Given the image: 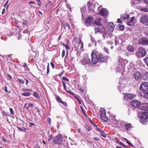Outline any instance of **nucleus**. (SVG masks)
I'll return each instance as SVG.
<instances>
[{
  "mask_svg": "<svg viewBox=\"0 0 148 148\" xmlns=\"http://www.w3.org/2000/svg\"><path fill=\"white\" fill-rule=\"evenodd\" d=\"M73 42H75V47L76 50H82L83 48V43L81 42V39L75 37L73 40Z\"/></svg>",
  "mask_w": 148,
  "mask_h": 148,
  "instance_id": "1",
  "label": "nucleus"
},
{
  "mask_svg": "<svg viewBox=\"0 0 148 148\" xmlns=\"http://www.w3.org/2000/svg\"><path fill=\"white\" fill-rule=\"evenodd\" d=\"M138 117L140 119V121L142 123L148 121V112H144L139 113Z\"/></svg>",
  "mask_w": 148,
  "mask_h": 148,
  "instance_id": "2",
  "label": "nucleus"
},
{
  "mask_svg": "<svg viewBox=\"0 0 148 148\" xmlns=\"http://www.w3.org/2000/svg\"><path fill=\"white\" fill-rule=\"evenodd\" d=\"M147 54V52L143 48H139L136 53V56L138 58H141L145 56Z\"/></svg>",
  "mask_w": 148,
  "mask_h": 148,
  "instance_id": "3",
  "label": "nucleus"
},
{
  "mask_svg": "<svg viewBox=\"0 0 148 148\" xmlns=\"http://www.w3.org/2000/svg\"><path fill=\"white\" fill-rule=\"evenodd\" d=\"M135 79L138 82H140L143 77L142 73L139 71H136L133 74Z\"/></svg>",
  "mask_w": 148,
  "mask_h": 148,
  "instance_id": "4",
  "label": "nucleus"
},
{
  "mask_svg": "<svg viewBox=\"0 0 148 148\" xmlns=\"http://www.w3.org/2000/svg\"><path fill=\"white\" fill-rule=\"evenodd\" d=\"M62 135L58 134L53 138V141L56 144H60L62 143Z\"/></svg>",
  "mask_w": 148,
  "mask_h": 148,
  "instance_id": "5",
  "label": "nucleus"
},
{
  "mask_svg": "<svg viewBox=\"0 0 148 148\" xmlns=\"http://www.w3.org/2000/svg\"><path fill=\"white\" fill-rule=\"evenodd\" d=\"M99 114H100L102 120L107 121L108 119L106 116V111L103 108H101L100 110Z\"/></svg>",
  "mask_w": 148,
  "mask_h": 148,
  "instance_id": "6",
  "label": "nucleus"
},
{
  "mask_svg": "<svg viewBox=\"0 0 148 148\" xmlns=\"http://www.w3.org/2000/svg\"><path fill=\"white\" fill-rule=\"evenodd\" d=\"M140 22L148 26V15H142L140 19Z\"/></svg>",
  "mask_w": 148,
  "mask_h": 148,
  "instance_id": "7",
  "label": "nucleus"
},
{
  "mask_svg": "<svg viewBox=\"0 0 148 148\" xmlns=\"http://www.w3.org/2000/svg\"><path fill=\"white\" fill-rule=\"evenodd\" d=\"M140 89L142 91L146 92L148 90V83L146 82H142L140 87Z\"/></svg>",
  "mask_w": 148,
  "mask_h": 148,
  "instance_id": "8",
  "label": "nucleus"
},
{
  "mask_svg": "<svg viewBox=\"0 0 148 148\" xmlns=\"http://www.w3.org/2000/svg\"><path fill=\"white\" fill-rule=\"evenodd\" d=\"M93 18L92 17L89 16L86 20L85 24L87 26L89 27L93 24Z\"/></svg>",
  "mask_w": 148,
  "mask_h": 148,
  "instance_id": "9",
  "label": "nucleus"
},
{
  "mask_svg": "<svg viewBox=\"0 0 148 148\" xmlns=\"http://www.w3.org/2000/svg\"><path fill=\"white\" fill-rule=\"evenodd\" d=\"M82 64L84 65L86 67H88L91 64L90 59L88 57H86L83 59L82 62Z\"/></svg>",
  "mask_w": 148,
  "mask_h": 148,
  "instance_id": "10",
  "label": "nucleus"
},
{
  "mask_svg": "<svg viewBox=\"0 0 148 148\" xmlns=\"http://www.w3.org/2000/svg\"><path fill=\"white\" fill-rule=\"evenodd\" d=\"M108 58V56H104L101 54L98 55V61L100 62H106Z\"/></svg>",
  "mask_w": 148,
  "mask_h": 148,
  "instance_id": "11",
  "label": "nucleus"
},
{
  "mask_svg": "<svg viewBox=\"0 0 148 148\" xmlns=\"http://www.w3.org/2000/svg\"><path fill=\"white\" fill-rule=\"evenodd\" d=\"M136 96V95L133 94L126 93L125 94L124 97L126 100H128L135 98Z\"/></svg>",
  "mask_w": 148,
  "mask_h": 148,
  "instance_id": "12",
  "label": "nucleus"
},
{
  "mask_svg": "<svg viewBox=\"0 0 148 148\" xmlns=\"http://www.w3.org/2000/svg\"><path fill=\"white\" fill-rule=\"evenodd\" d=\"M138 42L139 44L142 45H148V38H144L140 39Z\"/></svg>",
  "mask_w": 148,
  "mask_h": 148,
  "instance_id": "13",
  "label": "nucleus"
},
{
  "mask_svg": "<svg viewBox=\"0 0 148 148\" xmlns=\"http://www.w3.org/2000/svg\"><path fill=\"white\" fill-rule=\"evenodd\" d=\"M92 60V63L93 64H95L98 61V55L97 56L95 54V53L92 52L91 53Z\"/></svg>",
  "mask_w": 148,
  "mask_h": 148,
  "instance_id": "14",
  "label": "nucleus"
},
{
  "mask_svg": "<svg viewBox=\"0 0 148 148\" xmlns=\"http://www.w3.org/2000/svg\"><path fill=\"white\" fill-rule=\"evenodd\" d=\"M100 32L103 34L104 39H105V37H106V35L108 33H107L105 28L103 26H100Z\"/></svg>",
  "mask_w": 148,
  "mask_h": 148,
  "instance_id": "15",
  "label": "nucleus"
},
{
  "mask_svg": "<svg viewBox=\"0 0 148 148\" xmlns=\"http://www.w3.org/2000/svg\"><path fill=\"white\" fill-rule=\"evenodd\" d=\"M136 20L135 17L133 16L130 18V19L127 21L126 23L127 25L130 26H133L135 23Z\"/></svg>",
  "mask_w": 148,
  "mask_h": 148,
  "instance_id": "16",
  "label": "nucleus"
},
{
  "mask_svg": "<svg viewBox=\"0 0 148 148\" xmlns=\"http://www.w3.org/2000/svg\"><path fill=\"white\" fill-rule=\"evenodd\" d=\"M115 25L112 22H110L108 23V32L111 33L113 31L114 29Z\"/></svg>",
  "mask_w": 148,
  "mask_h": 148,
  "instance_id": "17",
  "label": "nucleus"
},
{
  "mask_svg": "<svg viewBox=\"0 0 148 148\" xmlns=\"http://www.w3.org/2000/svg\"><path fill=\"white\" fill-rule=\"evenodd\" d=\"M139 108L142 110L148 111V103H144L140 104Z\"/></svg>",
  "mask_w": 148,
  "mask_h": 148,
  "instance_id": "18",
  "label": "nucleus"
},
{
  "mask_svg": "<svg viewBox=\"0 0 148 148\" xmlns=\"http://www.w3.org/2000/svg\"><path fill=\"white\" fill-rule=\"evenodd\" d=\"M99 12L102 16L104 17L107 16L108 14L107 10L105 8L101 9L99 10Z\"/></svg>",
  "mask_w": 148,
  "mask_h": 148,
  "instance_id": "19",
  "label": "nucleus"
},
{
  "mask_svg": "<svg viewBox=\"0 0 148 148\" xmlns=\"http://www.w3.org/2000/svg\"><path fill=\"white\" fill-rule=\"evenodd\" d=\"M24 92L21 94L22 95L25 97H29L30 95V93L29 92L32 91V90L29 89H25L23 90Z\"/></svg>",
  "mask_w": 148,
  "mask_h": 148,
  "instance_id": "20",
  "label": "nucleus"
},
{
  "mask_svg": "<svg viewBox=\"0 0 148 148\" xmlns=\"http://www.w3.org/2000/svg\"><path fill=\"white\" fill-rule=\"evenodd\" d=\"M131 105L134 108L139 107L140 103L136 100H132L131 102Z\"/></svg>",
  "mask_w": 148,
  "mask_h": 148,
  "instance_id": "21",
  "label": "nucleus"
},
{
  "mask_svg": "<svg viewBox=\"0 0 148 148\" xmlns=\"http://www.w3.org/2000/svg\"><path fill=\"white\" fill-rule=\"evenodd\" d=\"M145 92H141L140 93V95L143 98L148 99V91H147Z\"/></svg>",
  "mask_w": 148,
  "mask_h": 148,
  "instance_id": "22",
  "label": "nucleus"
},
{
  "mask_svg": "<svg viewBox=\"0 0 148 148\" xmlns=\"http://www.w3.org/2000/svg\"><path fill=\"white\" fill-rule=\"evenodd\" d=\"M95 24L97 25H101V19L100 18H97L95 19Z\"/></svg>",
  "mask_w": 148,
  "mask_h": 148,
  "instance_id": "23",
  "label": "nucleus"
},
{
  "mask_svg": "<svg viewBox=\"0 0 148 148\" xmlns=\"http://www.w3.org/2000/svg\"><path fill=\"white\" fill-rule=\"evenodd\" d=\"M122 69V66L121 64H119L116 68V70L119 72H121Z\"/></svg>",
  "mask_w": 148,
  "mask_h": 148,
  "instance_id": "24",
  "label": "nucleus"
},
{
  "mask_svg": "<svg viewBox=\"0 0 148 148\" xmlns=\"http://www.w3.org/2000/svg\"><path fill=\"white\" fill-rule=\"evenodd\" d=\"M63 27L64 29H69L70 28V26L69 24L66 22H65L64 23Z\"/></svg>",
  "mask_w": 148,
  "mask_h": 148,
  "instance_id": "25",
  "label": "nucleus"
},
{
  "mask_svg": "<svg viewBox=\"0 0 148 148\" xmlns=\"http://www.w3.org/2000/svg\"><path fill=\"white\" fill-rule=\"evenodd\" d=\"M126 129L127 130H129L130 129L132 128V126L131 124L128 123L125 124Z\"/></svg>",
  "mask_w": 148,
  "mask_h": 148,
  "instance_id": "26",
  "label": "nucleus"
},
{
  "mask_svg": "<svg viewBox=\"0 0 148 148\" xmlns=\"http://www.w3.org/2000/svg\"><path fill=\"white\" fill-rule=\"evenodd\" d=\"M62 82L63 84V87H64V89L69 94H71V91H70L69 90H67L66 86V84L65 82L64 81H62Z\"/></svg>",
  "mask_w": 148,
  "mask_h": 148,
  "instance_id": "27",
  "label": "nucleus"
},
{
  "mask_svg": "<svg viewBox=\"0 0 148 148\" xmlns=\"http://www.w3.org/2000/svg\"><path fill=\"white\" fill-rule=\"evenodd\" d=\"M129 15L127 14H124L121 16V18L123 20L127 19L129 18Z\"/></svg>",
  "mask_w": 148,
  "mask_h": 148,
  "instance_id": "28",
  "label": "nucleus"
},
{
  "mask_svg": "<svg viewBox=\"0 0 148 148\" xmlns=\"http://www.w3.org/2000/svg\"><path fill=\"white\" fill-rule=\"evenodd\" d=\"M127 49L129 51L132 52L134 51L133 47L131 45H129L127 47Z\"/></svg>",
  "mask_w": 148,
  "mask_h": 148,
  "instance_id": "29",
  "label": "nucleus"
},
{
  "mask_svg": "<svg viewBox=\"0 0 148 148\" xmlns=\"http://www.w3.org/2000/svg\"><path fill=\"white\" fill-rule=\"evenodd\" d=\"M119 40H120V39L116 37L114 39L115 41V45H117L119 43Z\"/></svg>",
  "mask_w": 148,
  "mask_h": 148,
  "instance_id": "30",
  "label": "nucleus"
},
{
  "mask_svg": "<svg viewBox=\"0 0 148 148\" xmlns=\"http://www.w3.org/2000/svg\"><path fill=\"white\" fill-rule=\"evenodd\" d=\"M140 11H143L145 12H148V9L144 7L143 8L140 9Z\"/></svg>",
  "mask_w": 148,
  "mask_h": 148,
  "instance_id": "31",
  "label": "nucleus"
},
{
  "mask_svg": "<svg viewBox=\"0 0 148 148\" xmlns=\"http://www.w3.org/2000/svg\"><path fill=\"white\" fill-rule=\"evenodd\" d=\"M34 95L35 97L37 99L39 98V97L38 93H37L36 92H34Z\"/></svg>",
  "mask_w": 148,
  "mask_h": 148,
  "instance_id": "32",
  "label": "nucleus"
},
{
  "mask_svg": "<svg viewBox=\"0 0 148 148\" xmlns=\"http://www.w3.org/2000/svg\"><path fill=\"white\" fill-rule=\"evenodd\" d=\"M17 128H18V130H19V131H21V132H25V130L26 129L25 128L23 127V128L24 130H23L19 127H17Z\"/></svg>",
  "mask_w": 148,
  "mask_h": 148,
  "instance_id": "33",
  "label": "nucleus"
},
{
  "mask_svg": "<svg viewBox=\"0 0 148 148\" xmlns=\"http://www.w3.org/2000/svg\"><path fill=\"white\" fill-rule=\"evenodd\" d=\"M86 8L85 6L82 7L81 9V12H82V15H83V14L84 11L86 10Z\"/></svg>",
  "mask_w": 148,
  "mask_h": 148,
  "instance_id": "34",
  "label": "nucleus"
},
{
  "mask_svg": "<svg viewBox=\"0 0 148 148\" xmlns=\"http://www.w3.org/2000/svg\"><path fill=\"white\" fill-rule=\"evenodd\" d=\"M95 33L99 32L100 30V26L99 27L97 28H95Z\"/></svg>",
  "mask_w": 148,
  "mask_h": 148,
  "instance_id": "35",
  "label": "nucleus"
},
{
  "mask_svg": "<svg viewBox=\"0 0 148 148\" xmlns=\"http://www.w3.org/2000/svg\"><path fill=\"white\" fill-rule=\"evenodd\" d=\"M56 100L57 101L60 103L62 102V101L61 99L58 96H57L56 97Z\"/></svg>",
  "mask_w": 148,
  "mask_h": 148,
  "instance_id": "36",
  "label": "nucleus"
},
{
  "mask_svg": "<svg viewBox=\"0 0 148 148\" xmlns=\"http://www.w3.org/2000/svg\"><path fill=\"white\" fill-rule=\"evenodd\" d=\"M143 60L145 63L146 65L148 66V57H146L144 58Z\"/></svg>",
  "mask_w": 148,
  "mask_h": 148,
  "instance_id": "37",
  "label": "nucleus"
},
{
  "mask_svg": "<svg viewBox=\"0 0 148 148\" xmlns=\"http://www.w3.org/2000/svg\"><path fill=\"white\" fill-rule=\"evenodd\" d=\"M17 80L18 82L20 83H22V84H23L25 83L23 80L22 79H20L19 78H18Z\"/></svg>",
  "mask_w": 148,
  "mask_h": 148,
  "instance_id": "38",
  "label": "nucleus"
},
{
  "mask_svg": "<svg viewBox=\"0 0 148 148\" xmlns=\"http://www.w3.org/2000/svg\"><path fill=\"white\" fill-rule=\"evenodd\" d=\"M120 30L123 31L124 28V26L123 25H119Z\"/></svg>",
  "mask_w": 148,
  "mask_h": 148,
  "instance_id": "39",
  "label": "nucleus"
},
{
  "mask_svg": "<svg viewBox=\"0 0 148 148\" xmlns=\"http://www.w3.org/2000/svg\"><path fill=\"white\" fill-rule=\"evenodd\" d=\"M123 60V59L122 58H121L120 57H119L118 61L120 63V64H121Z\"/></svg>",
  "mask_w": 148,
  "mask_h": 148,
  "instance_id": "40",
  "label": "nucleus"
},
{
  "mask_svg": "<svg viewBox=\"0 0 148 148\" xmlns=\"http://www.w3.org/2000/svg\"><path fill=\"white\" fill-rule=\"evenodd\" d=\"M49 5L50 6H52L53 5V3L51 1H48L46 5L45 6L46 7Z\"/></svg>",
  "mask_w": 148,
  "mask_h": 148,
  "instance_id": "41",
  "label": "nucleus"
},
{
  "mask_svg": "<svg viewBox=\"0 0 148 148\" xmlns=\"http://www.w3.org/2000/svg\"><path fill=\"white\" fill-rule=\"evenodd\" d=\"M96 130L99 132H101V133H103V130L100 129L99 128L97 127L96 128Z\"/></svg>",
  "mask_w": 148,
  "mask_h": 148,
  "instance_id": "42",
  "label": "nucleus"
},
{
  "mask_svg": "<svg viewBox=\"0 0 148 148\" xmlns=\"http://www.w3.org/2000/svg\"><path fill=\"white\" fill-rule=\"evenodd\" d=\"M62 45L64 46L66 49L67 50L68 49H69V45H66V44H63V43H62Z\"/></svg>",
  "mask_w": 148,
  "mask_h": 148,
  "instance_id": "43",
  "label": "nucleus"
},
{
  "mask_svg": "<svg viewBox=\"0 0 148 148\" xmlns=\"http://www.w3.org/2000/svg\"><path fill=\"white\" fill-rule=\"evenodd\" d=\"M49 63H48V65L47 66V75L49 73Z\"/></svg>",
  "mask_w": 148,
  "mask_h": 148,
  "instance_id": "44",
  "label": "nucleus"
},
{
  "mask_svg": "<svg viewBox=\"0 0 148 148\" xmlns=\"http://www.w3.org/2000/svg\"><path fill=\"white\" fill-rule=\"evenodd\" d=\"M62 79L66 82H68L69 81V79L66 77L63 76L62 77Z\"/></svg>",
  "mask_w": 148,
  "mask_h": 148,
  "instance_id": "45",
  "label": "nucleus"
},
{
  "mask_svg": "<svg viewBox=\"0 0 148 148\" xmlns=\"http://www.w3.org/2000/svg\"><path fill=\"white\" fill-rule=\"evenodd\" d=\"M53 136L52 135H50L49 136V138L48 139V141H50L53 138Z\"/></svg>",
  "mask_w": 148,
  "mask_h": 148,
  "instance_id": "46",
  "label": "nucleus"
},
{
  "mask_svg": "<svg viewBox=\"0 0 148 148\" xmlns=\"http://www.w3.org/2000/svg\"><path fill=\"white\" fill-rule=\"evenodd\" d=\"M10 111L11 113L12 114H13V115L14 114V111L13 109L11 108H10Z\"/></svg>",
  "mask_w": 148,
  "mask_h": 148,
  "instance_id": "47",
  "label": "nucleus"
},
{
  "mask_svg": "<svg viewBox=\"0 0 148 148\" xmlns=\"http://www.w3.org/2000/svg\"><path fill=\"white\" fill-rule=\"evenodd\" d=\"M138 35H137V36H134V37L136 39H138L139 38H140V35L139 34H138Z\"/></svg>",
  "mask_w": 148,
  "mask_h": 148,
  "instance_id": "48",
  "label": "nucleus"
},
{
  "mask_svg": "<svg viewBox=\"0 0 148 148\" xmlns=\"http://www.w3.org/2000/svg\"><path fill=\"white\" fill-rule=\"evenodd\" d=\"M104 49L105 51L107 53H108V54H109V51H108V49L107 48L105 47L104 48Z\"/></svg>",
  "mask_w": 148,
  "mask_h": 148,
  "instance_id": "49",
  "label": "nucleus"
},
{
  "mask_svg": "<svg viewBox=\"0 0 148 148\" xmlns=\"http://www.w3.org/2000/svg\"><path fill=\"white\" fill-rule=\"evenodd\" d=\"M124 139L126 141V143L128 144H129V145H131V146H132V144L130 143L129 141L127 140V139H126V138H124Z\"/></svg>",
  "mask_w": 148,
  "mask_h": 148,
  "instance_id": "50",
  "label": "nucleus"
},
{
  "mask_svg": "<svg viewBox=\"0 0 148 148\" xmlns=\"http://www.w3.org/2000/svg\"><path fill=\"white\" fill-rule=\"evenodd\" d=\"M28 107L27 108V110L29 108V107H33V105L32 103H29L28 104Z\"/></svg>",
  "mask_w": 148,
  "mask_h": 148,
  "instance_id": "51",
  "label": "nucleus"
},
{
  "mask_svg": "<svg viewBox=\"0 0 148 148\" xmlns=\"http://www.w3.org/2000/svg\"><path fill=\"white\" fill-rule=\"evenodd\" d=\"M23 66L24 67V68H25V69L26 70H27V69H28L27 67V65H26V64L25 63H24L23 64Z\"/></svg>",
  "mask_w": 148,
  "mask_h": 148,
  "instance_id": "52",
  "label": "nucleus"
},
{
  "mask_svg": "<svg viewBox=\"0 0 148 148\" xmlns=\"http://www.w3.org/2000/svg\"><path fill=\"white\" fill-rule=\"evenodd\" d=\"M61 103L63 104L64 106L65 107H66L67 106V104L66 102H63L62 101V102Z\"/></svg>",
  "mask_w": 148,
  "mask_h": 148,
  "instance_id": "53",
  "label": "nucleus"
},
{
  "mask_svg": "<svg viewBox=\"0 0 148 148\" xmlns=\"http://www.w3.org/2000/svg\"><path fill=\"white\" fill-rule=\"evenodd\" d=\"M65 51L64 50H63L62 52V57L63 58V57L65 54Z\"/></svg>",
  "mask_w": 148,
  "mask_h": 148,
  "instance_id": "54",
  "label": "nucleus"
},
{
  "mask_svg": "<svg viewBox=\"0 0 148 148\" xmlns=\"http://www.w3.org/2000/svg\"><path fill=\"white\" fill-rule=\"evenodd\" d=\"M75 98L77 99L78 102L79 104H81V101L80 99H79L78 97H75Z\"/></svg>",
  "mask_w": 148,
  "mask_h": 148,
  "instance_id": "55",
  "label": "nucleus"
},
{
  "mask_svg": "<svg viewBox=\"0 0 148 148\" xmlns=\"http://www.w3.org/2000/svg\"><path fill=\"white\" fill-rule=\"evenodd\" d=\"M145 76L146 77V79H148V72H146L145 74Z\"/></svg>",
  "mask_w": 148,
  "mask_h": 148,
  "instance_id": "56",
  "label": "nucleus"
},
{
  "mask_svg": "<svg viewBox=\"0 0 148 148\" xmlns=\"http://www.w3.org/2000/svg\"><path fill=\"white\" fill-rule=\"evenodd\" d=\"M119 144L121 145V146H122L125 147V148H127V147H126V146L124 145L121 142H119Z\"/></svg>",
  "mask_w": 148,
  "mask_h": 148,
  "instance_id": "57",
  "label": "nucleus"
},
{
  "mask_svg": "<svg viewBox=\"0 0 148 148\" xmlns=\"http://www.w3.org/2000/svg\"><path fill=\"white\" fill-rule=\"evenodd\" d=\"M4 90L6 92H9L10 93V92H8V91L7 90V87L6 86H5L4 87Z\"/></svg>",
  "mask_w": 148,
  "mask_h": 148,
  "instance_id": "58",
  "label": "nucleus"
},
{
  "mask_svg": "<svg viewBox=\"0 0 148 148\" xmlns=\"http://www.w3.org/2000/svg\"><path fill=\"white\" fill-rule=\"evenodd\" d=\"M47 120L48 122V123L49 124H50L51 123V120L50 118H48L47 119Z\"/></svg>",
  "mask_w": 148,
  "mask_h": 148,
  "instance_id": "59",
  "label": "nucleus"
},
{
  "mask_svg": "<svg viewBox=\"0 0 148 148\" xmlns=\"http://www.w3.org/2000/svg\"><path fill=\"white\" fill-rule=\"evenodd\" d=\"M91 6V4L89 2H88L87 4V6L89 8H90Z\"/></svg>",
  "mask_w": 148,
  "mask_h": 148,
  "instance_id": "60",
  "label": "nucleus"
},
{
  "mask_svg": "<svg viewBox=\"0 0 148 148\" xmlns=\"http://www.w3.org/2000/svg\"><path fill=\"white\" fill-rule=\"evenodd\" d=\"M9 2L8 1H7L5 3V4L4 5V7L5 8L7 5V4Z\"/></svg>",
  "mask_w": 148,
  "mask_h": 148,
  "instance_id": "61",
  "label": "nucleus"
},
{
  "mask_svg": "<svg viewBox=\"0 0 148 148\" xmlns=\"http://www.w3.org/2000/svg\"><path fill=\"white\" fill-rule=\"evenodd\" d=\"M85 128H86V129L87 130H88V131H90L91 130V128L87 127V126H85Z\"/></svg>",
  "mask_w": 148,
  "mask_h": 148,
  "instance_id": "62",
  "label": "nucleus"
},
{
  "mask_svg": "<svg viewBox=\"0 0 148 148\" xmlns=\"http://www.w3.org/2000/svg\"><path fill=\"white\" fill-rule=\"evenodd\" d=\"M7 77L10 79H12V76L9 74H7Z\"/></svg>",
  "mask_w": 148,
  "mask_h": 148,
  "instance_id": "63",
  "label": "nucleus"
},
{
  "mask_svg": "<svg viewBox=\"0 0 148 148\" xmlns=\"http://www.w3.org/2000/svg\"><path fill=\"white\" fill-rule=\"evenodd\" d=\"M29 4H34L35 3V2L32 1H30L28 3Z\"/></svg>",
  "mask_w": 148,
  "mask_h": 148,
  "instance_id": "64",
  "label": "nucleus"
}]
</instances>
